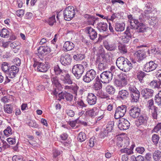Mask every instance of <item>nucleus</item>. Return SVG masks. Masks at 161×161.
<instances>
[{
  "mask_svg": "<svg viewBox=\"0 0 161 161\" xmlns=\"http://www.w3.org/2000/svg\"><path fill=\"white\" fill-rule=\"evenodd\" d=\"M130 23L131 27L132 29H135L136 27V26H134V25H133V23H134L137 26L138 25V24L139 23V22L138 20L134 19L133 20H132V21H130Z\"/></svg>",
  "mask_w": 161,
  "mask_h": 161,
  "instance_id": "nucleus-59",
  "label": "nucleus"
},
{
  "mask_svg": "<svg viewBox=\"0 0 161 161\" xmlns=\"http://www.w3.org/2000/svg\"><path fill=\"white\" fill-rule=\"evenodd\" d=\"M128 89L131 93H135L139 92L136 87L130 85Z\"/></svg>",
  "mask_w": 161,
  "mask_h": 161,
  "instance_id": "nucleus-58",
  "label": "nucleus"
},
{
  "mask_svg": "<svg viewBox=\"0 0 161 161\" xmlns=\"http://www.w3.org/2000/svg\"><path fill=\"white\" fill-rule=\"evenodd\" d=\"M152 140L154 144L155 145H157L159 140V137L158 135L154 134L152 136Z\"/></svg>",
  "mask_w": 161,
  "mask_h": 161,
  "instance_id": "nucleus-42",
  "label": "nucleus"
},
{
  "mask_svg": "<svg viewBox=\"0 0 161 161\" xmlns=\"http://www.w3.org/2000/svg\"><path fill=\"white\" fill-rule=\"evenodd\" d=\"M140 108L138 107H132L129 111V117L131 119L137 118L140 115Z\"/></svg>",
  "mask_w": 161,
  "mask_h": 161,
  "instance_id": "nucleus-8",
  "label": "nucleus"
},
{
  "mask_svg": "<svg viewBox=\"0 0 161 161\" xmlns=\"http://www.w3.org/2000/svg\"><path fill=\"white\" fill-rule=\"evenodd\" d=\"M97 109L96 108H94L92 110L86 111V114L88 115L91 117H92L96 115L97 112H95V111H97Z\"/></svg>",
  "mask_w": 161,
  "mask_h": 161,
  "instance_id": "nucleus-44",
  "label": "nucleus"
},
{
  "mask_svg": "<svg viewBox=\"0 0 161 161\" xmlns=\"http://www.w3.org/2000/svg\"><path fill=\"white\" fill-rule=\"evenodd\" d=\"M38 53L42 55L45 54L46 55L50 53L51 49L49 47L47 46H41L37 49Z\"/></svg>",
  "mask_w": 161,
  "mask_h": 161,
  "instance_id": "nucleus-17",
  "label": "nucleus"
},
{
  "mask_svg": "<svg viewBox=\"0 0 161 161\" xmlns=\"http://www.w3.org/2000/svg\"><path fill=\"white\" fill-rule=\"evenodd\" d=\"M130 95V100L132 102H136L138 101L140 95L139 92L135 93H131Z\"/></svg>",
  "mask_w": 161,
  "mask_h": 161,
  "instance_id": "nucleus-25",
  "label": "nucleus"
},
{
  "mask_svg": "<svg viewBox=\"0 0 161 161\" xmlns=\"http://www.w3.org/2000/svg\"><path fill=\"white\" fill-rule=\"evenodd\" d=\"M104 46L105 48L110 51H114L116 49V46L115 45H109L108 43H104Z\"/></svg>",
  "mask_w": 161,
  "mask_h": 161,
  "instance_id": "nucleus-37",
  "label": "nucleus"
},
{
  "mask_svg": "<svg viewBox=\"0 0 161 161\" xmlns=\"http://www.w3.org/2000/svg\"><path fill=\"white\" fill-rule=\"evenodd\" d=\"M158 66V64L155 61L151 60L144 65L143 70L144 71L148 72L155 70Z\"/></svg>",
  "mask_w": 161,
  "mask_h": 161,
  "instance_id": "nucleus-5",
  "label": "nucleus"
},
{
  "mask_svg": "<svg viewBox=\"0 0 161 161\" xmlns=\"http://www.w3.org/2000/svg\"><path fill=\"white\" fill-rule=\"evenodd\" d=\"M29 126L34 128H39L38 125L36 123V121L34 120H31L28 124Z\"/></svg>",
  "mask_w": 161,
  "mask_h": 161,
  "instance_id": "nucleus-47",
  "label": "nucleus"
},
{
  "mask_svg": "<svg viewBox=\"0 0 161 161\" xmlns=\"http://www.w3.org/2000/svg\"><path fill=\"white\" fill-rule=\"evenodd\" d=\"M108 65L106 63L99 62L98 64V68L99 70H103L107 68Z\"/></svg>",
  "mask_w": 161,
  "mask_h": 161,
  "instance_id": "nucleus-40",
  "label": "nucleus"
},
{
  "mask_svg": "<svg viewBox=\"0 0 161 161\" xmlns=\"http://www.w3.org/2000/svg\"><path fill=\"white\" fill-rule=\"evenodd\" d=\"M153 156L155 161H159L161 158V152L158 150L155 151L153 153Z\"/></svg>",
  "mask_w": 161,
  "mask_h": 161,
  "instance_id": "nucleus-26",
  "label": "nucleus"
},
{
  "mask_svg": "<svg viewBox=\"0 0 161 161\" xmlns=\"http://www.w3.org/2000/svg\"><path fill=\"white\" fill-rule=\"evenodd\" d=\"M60 79L64 84L71 85L73 83L71 78L68 73L61 75L60 76Z\"/></svg>",
  "mask_w": 161,
  "mask_h": 161,
  "instance_id": "nucleus-11",
  "label": "nucleus"
},
{
  "mask_svg": "<svg viewBox=\"0 0 161 161\" xmlns=\"http://www.w3.org/2000/svg\"><path fill=\"white\" fill-rule=\"evenodd\" d=\"M97 25V28L100 32L106 31L108 30V25L106 23L100 22Z\"/></svg>",
  "mask_w": 161,
  "mask_h": 161,
  "instance_id": "nucleus-22",
  "label": "nucleus"
},
{
  "mask_svg": "<svg viewBox=\"0 0 161 161\" xmlns=\"http://www.w3.org/2000/svg\"><path fill=\"white\" fill-rule=\"evenodd\" d=\"M13 62L17 66H19L21 64V60L18 58H15L13 60Z\"/></svg>",
  "mask_w": 161,
  "mask_h": 161,
  "instance_id": "nucleus-63",
  "label": "nucleus"
},
{
  "mask_svg": "<svg viewBox=\"0 0 161 161\" xmlns=\"http://www.w3.org/2000/svg\"><path fill=\"white\" fill-rule=\"evenodd\" d=\"M3 109L4 112L8 114H11L13 111L11 104H6L4 105Z\"/></svg>",
  "mask_w": 161,
  "mask_h": 161,
  "instance_id": "nucleus-36",
  "label": "nucleus"
},
{
  "mask_svg": "<svg viewBox=\"0 0 161 161\" xmlns=\"http://www.w3.org/2000/svg\"><path fill=\"white\" fill-rule=\"evenodd\" d=\"M97 97L93 93H89L87 97V100L88 104L90 105L95 104L97 102Z\"/></svg>",
  "mask_w": 161,
  "mask_h": 161,
  "instance_id": "nucleus-15",
  "label": "nucleus"
},
{
  "mask_svg": "<svg viewBox=\"0 0 161 161\" xmlns=\"http://www.w3.org/2000/svg\"><path fill=\"white\" fill-rule=\"evenodd\" d=\"M116 64L117 67L121 70L125 72L130 71L128 59L124 57H120L117 58Z\"/></svg>",
  "mask_w": 161,
  "mask_h": 161,
  "instance_id": "nucleus-1",
  "label": "nucleus"
},
{
  "mask_svg": "<svg viewBox=\"0 0 161 161\" xmlns=\"http://www.w3.org/2000/svg\"><path fill=\"white\" fill-rule=\"evenodd\" d=\"M65 98L66 101L71 102L73 100L74 96L70 93L65 92Z\"/></svg>",
  "mask_w": 161,
  "mask_h": 161,
  "instance_id": "nucleus-41",
  "label": "nucleus"
},
{
  "mask_svg": "<svg viewBox=\"0 0 161 161\" xmlns=\"http://www.w3.org/2000/svg\"><path fill=\"white\" fill-rule=\"evenodd\" d=\"M117 146L119 148L124 147H125V140L123 138L119 136L117 138Z\"/></svg>",
  "mask_w": 161,
  "mask_h": 161,
  "instance_id": "nucleus-23",
  "label": "nucleus"
},
{
  "mask_svg": "<svg viewBox=\"0 0 161 161\" xmlns=\"http://www.w3.org/2000/svg\"><path fill=\"white\" fill-rule=\"evenodd\" d=\"M120 151L122 153H126L127 154V155H130L133 153L132 149H129L126 147H125L124 149H122L120 150Z\"/></svg>",
  "mask_w": 161,
  "mask_h": 161,
  "instance_id": "nucleus-51",
  "label": "nucleus"
},
{
  "mask_svg": "<svg viewBox=\"0 0 161 161\" xmlns=\"http://www.w3.org/2000/svg\"><path fill=\"white\" fill-rule=\"evenodd\" d=\"M114 84L117 86L121 88L126 85L124 82H122L119 79H116L115 80Z\"/></svg>",
  "mask_w": 161,
  "mask_h": 161,
  "instance_id": "nucleus-46",
  "label": "nucleus"
},
{
  "mask_svg": "<svg viewBox=\"0 0 161 161\" xmlns=\"http://www.w3.org/2000/svg\"><path fill=\"white\" fill-rule=\"evenodd\" d=\"M102 87V83H95L93 85V88L95 90H99L101 89Z\"/></svg>",
  "mask_w": 161,
  "mask_h": 161,
  "instance_id": "nucleus-57",
  "label": "nucleus"
},
{
  "mask_svg": "<svg viewBox=\"0 0 161 161\" xmlns=\"http://www.w3.org/2000/svg\"><path fill=\"white\" fill-rule=\"evenodd\" d=\"M129 92L126 90H122L119 92L117 98L120 100H124L129 97Z\"/></svg>",
  "mask_w": 161,
  "mask_h": 161,
  "instance_id": "nucleus-18",
  "label": "nucleus"
},
{
  "mask_svg": "<svg viewBox=\"0 0 161 161\" xmlns=\"http://www.w3.org/2000/svg\"><path fill=\"white\" fill-rule=\"evenodd\" d=\"M49 69V66L45 64L40 62L36 68V70L41 72H45Z\"/></svg>",
  "mask_w": 161,
  "mask_h": 161,
  "instance_id": "nucleus-20",
  "label": "nucleus"
},
{
  "mask_svg": "<svg viewBox=\"0 0 161 161\" xmlns=\"http://www.w3.org/2000/svg\"><path fill=\"white\" fill-rule=\"evenodd\" d=\"M153 93V91L151 89L145 88L142 90L141 92V94L145 99L149 98L152 96Z\"/></svg>",
  "mask_w": 161,
  "mask_h": 161,
  "instance_id": "nucleus-14",
  "label": "nucleus"
},
{
  "mask_svg": "<svg viewBox=\"0 0 161 161\" xmlns=\"http://www.w3.org/2000/svg\"><path fill=\"white\" fill-rule=\"evenodd\" d=\"M146 75V73L141 70H138L136 72V79L141 83L144 82L143 79Z\"/></svg>",
  "mask_w": 161,
  "mask_h": 161,
  "instance_id": "nucleus-19",
  "label": "nucleus"
},
{
  "mask_svg": "<svg viewBox=\"0 0 161 161\" xmlns=\"http://www.w3.org/2000/svg\"><path fill=\"white\" fill-rule=\"evenodd\" d=\"M161 130V122L158 123L155 126L153 130V131L154 132L158 133L159 131V132Z\"/></svg>",
  "mask_w": 161,
  "mask_h": 161,
  "instance_id": "nucleus-56",
  "label": "nucleus"
},
{
  "mask_svg": "<svg viewBox=\"0 0 161 161\" xmlns=\"http://www.w3.org/2000/svg\"><path fill=\"white\" fill-rule=\"evenodd\" d=\"M130 124L129 122L127 119H122L119 120L118 126L121 130H126L129 127Z\"/></svg>",
  "mask_w": 161,
  "mask_h": 161,
  "instance_id": "nucleus-12",
  "label": "nucleus"
},
{
  "mask_svg": "<svg viewBox=\"0 0 161 161\" xmlns=\"http://www.w3.org/2000/svg\"><path fill=\"white\" fill-rule=\"evenodd\" d=\"M85 32L92 40H94L97 37V32L95 29L91 26L87 27L85 28Z\"/></svg>",
  "mask_w": 161,
  "mask_h": 161,
  "instance_id": "nucleus-10",
  "label": "nucleus"
},
{
  "mask_svg": "<svg viewBox=\"0 0 161 161\" xmlns=\"http://www.w3.org/2000/svg\"><path fill=\"white\" fill-rule=\"evenodd\" d=\"M86 139V136L85 133L81 132L78 134L77 139L80 142H82Z\"/></svg>",
  "mask_w": 161,
  "mask_h": 161,
  "instance_id": "nucleus-35",
  "label": "nucleus"
},
{
  "mask_svg": "<svg viewBox=\"0 0 161 161\" xmlns=\"http://www.w3.org/2000/svg\"><path fill=\"white\" fill-rule=\"evenodd\" d=\"M138 118V120L140 125L146 123L148 119V118L145 115L141 114H140L139 117Z\"/></svg>",
  "mask_w": 161,
  "mask_h": 161,
  "instance_id": "nucleus-33",
  "label": "nucleus"
},
{
  "mask_svg": "<svg viewBox=\"0 0 161 161\" xmlns=\"http://www.w3.org/2000/svg\"><path fill=\"white\" fill-rule=\"evenodd\" d=\"M51 80L53 86L59 88L61 86V84L57 76H52L51 77Z\"/></svg>",
  "mask_w": 161,
  "mask_h": 161,
  "instance_id": "nucleus-21",
  "label": "nucleus"
},
{
  "mask_svg": "<svg viewBox=\"0 0 161 161\" xmlns=\"http://www.w3.org/2000/svg\"><path fill=\"white\" fill-rule=\"evenodd\" d=\"M10 46L11 48L13 49V51L15 53L18 52L20 48V46L19 45L18 43L17 44L15 42L12 43L10 45Z\"/></svg>",
  "mask_w": 161,
  "mask_h": 161,
  "instance_id": "nucleus-31",
  "label": "nucleus"
},
{
  "mask_svg": "<svg viewBox=\"0 0 161 161\" xmlns=\"http://www.w3.org/2000/svg\"><path fill=\"white\" fill-rule=\"evenodd\" d=\"M128 62L130 70L136 66V61L134 59H132L131 61L128 59Z\"/></svg>",
  "mask_w": 161,
  "mask_h": 161,
  "instance_id": "nucleus-52",
  "label": "nucleus"
},
{
  "mask_svg": "<svg viewBox=\"0 0 161 161\" xmlns=\"http://www.w3.org/2000/svg\"><path fill=\"white\" fill-rule=\"evenodd\" d=\"M126 106L122 105L117 108L114 115V118L118 119L123 117L125 114L126 111Z\"/></svg>",
  "mask_w": 161,
  "mask_h": 161,
  "instance_id": "nucleus-7",
  "label": "nucleus"
},
{
  "mask_svg": "<svg viewBox=\"0 0 161 161\" xmlns=\"http://www.w3.org/2000/svg\"><path fill=\"white\" fill-rule=\"evenodd\" d=\"M125 26V24L124 23H117L115 25V29L117 31H123L124 30Z\"/></svg>",
  "mask_w": 161,
  "mask_h": 161,
  "instance_id": "nucleus-32",
  "label": "nucleus"
},
{
  "mask_svg": "<svg viewBox=\"0 0 161 161\" xmlns=\"http://www.w3.org/2000/svg\"><path fill=\"white\" fill-rule=\"evenodd\" d=\"M97 76V73L93 69L88 71L83 76L82 80L86 83H89L93 80Z\"/></svg>",
  "mask_w": 161,
  "mask_h": 161,
  "instance_id": "nucleus-4",
  "label": "nucleus"
},
{
  "mask_svg": "<svg viewBox=\"0 0 161 161\" xmlns=\"http://www.w3.org/2000/svg\"><path fill=\"white\" fill-rule=\"evenodd\" d=\"M106 92L110 95L114 94L115 92V88L110 85H108L106 87Z\"/></svg>",
  "mask_w": 161,
  "mask_h": 161,
  "instance_id": "nucleus-28",
  "label": "nucleus"
},
{
  "mask_svg": "<svg viewBox=\"0 0 161 161\" xmlns=\"http://www.w3.org/2000/svg\"><path fill=\"white\" fill-rule=\"evenodd\" d=\"M68 123L73 128L75 126L76 124L78 123V118L74 121H69Z\"/></svg>",
  "mask_w": 161,
  "mask_h": 161,
  "instance_id": "nucleus-62",
  "label": "nucleus"
},
{
  "mask_svg": "<svg viewBox=\"0 0 161 161\" xmlns=\"http://www.w3.org/2000/svg\"><path fill=\"white\" fill-rule=\"evenodd\" d=\"M54 71L55 74L56 75H63L64 70L61 69L58 65H56L54 67Z\"/></svg>",
  "mask_w": 161,
  "mask_h": 161,
  "instance_id": "nucleus-27",
  "label": "nucleus"
},
{
  "mask_svg": "<svg viewBox=\"0 0 161 161\" xmlns=\"http://www.w3.org/2000/svg\"><path fill=\"white\" fill-rule=\"evenodd\" d=\"M8 64L6 62H3L2 65V69L5 73L8 72L10 66H9Z\"/></svg>",
  "mask_w": 161,
  "mask_h": 161,
  "instance_id": "nucleus-39",
  "label": "nucleus"
},
{
  "mask_svg": "<svg viewBox=\"0 0 161 161\" xmlns=\"http://www.w3.org/2000/svg\"><path fill=\"white\" fill-rule=\"evenodd\" d=\"M73 58L76 61H79L85 58V56L83 54H79L74 55Z\"/></svg>",
  "mask_w": 161,
  "mask_h": 161,
  "instance_id": "nucleus-49",
  "label": "nucleus"
},
{
  "mask_svg": "<svg viewBox=\"0 0 161 161\" xmlns=\"http://www.w3.org/2000/svg\"><path fill=\"white\" fill-rule=\"evenodd\" d=\"M75 14L74 8L71 6L66 8L64 11L63 15L64 19L69 21L72 19Z\"/></svg>",
  "mask_w": 161,
  "mask_h": 161,
  "instance_id": "nucleus-2",
  "label": "nucleus"
},
{
  "mask_svg": "<svg viewBox=\"0 0 161 161\" xmlns=\"http://www.w3.org/2000/svg\"><path fill=\"white\" fill-rule=\"evenodd\" d=\"M22 157L21 156L14 155L12 157L13 161H22Z\"/></svg>",
  "mask_w": 161,
  "mask_h": 161,
  "instance_id": "nucleus-64",
  "label": "nucleus"
},
{
  "mask_svg": "<svg viewBox=\"0 0 161 161\" xmlns=\"http://www.w3.org/2000/svg\"><path fill=\"white\" fill-rule=\"evenodd\" d=\"M74 46V44L72 42L68 41L65 42L63 47L65 51H69L72 50Z\"/></svg>",
  "mask_w": 161,
  "mask_h": 161,
  "instance_id": "nucleus-24",
  "label": "nucleus"
},
{
  "mask_svg": "<svg viewBox=\"0 0 161 161\" xmlns=\"http://www.w3.org/2000/svg\"><path fill=\"white\" fill-rule=\"evenodd\" d=\"M118 47L121 53H125L127 52V49L125 45L120 44L118 46Z\"/></svg>",
  "mask_w": 161,
  "mask_h": 161,
  "instance_id": "nucleus-43",
  "label": "nucleus"
},
{
  "mask_svg": "<svg viewBox=\"0 0 161 161\" xmlns=\"http://www.w3.org/2000/svg\"><path fill=\"white\" fill-rule=\"evenodd\" d=\"M4 134L5 136H8L12 134V130L10 126H8L3 131Z\"/></svg>",
  "mask_w": 161,
  "mask_h": 161,
  "instance_id": "nucleus-50",
  "label": "nucleus"
},
{
  "mask_svg": "<svg viewBox=\"0 0 161 161\" xmlns=\"http://www.w3.org/2000/svg\"><path fill=\"white\" fill-rule=\"evenodd\" d=\"M153 109L152 112V116L153 119H157L158 116L157 111L158 110V108L155 106H153Z\"/></svg>",
  "mask_w": 161,
  "mask_h": 161,
  "instance_id": "nucleus-48",
  "label": "nucleus"
},
{
  "mask_svg": "<svg viewBox=\"0 0 161 161\" xmlns=\"http://www.w3.org/2000/svg\"><path fill=\"white\" fill-rule=\"evenodd\" d=\"M55 15H53L49 18L47 21V23L51 25H52L55 22Z\"/></svg>",
  "mask_w": 161,
  "mask_h": 161,
  "instance_id": "nucleus-55",
  "label": "nucleus"
},
{
  "mask_svg": "<svg viewBox=\"0 0 161 161\" xmlns=\"http://www.w3.org/2000/svg\"><path fill=\"white\" fill-rule=\"evenodd\" d=\"M154 99L156 103L161 108V90L155 96Z\"/></svg>",
  "mask_w": 161,
  "mask_h": 161,
  "instance_id": "nucleus-29",
  "label": "nucleus"
},
{
  "mask_svg": "<svg viewBox=\"0 0 161 161\" xmlns=\"http://www.w3.org/2000/svg\"><path fill=\"white\" fill-rule=\"evenodd\" d=\"M114 122L112 121L109 122L107 124L106 126V130L109 132H110L113 130Z\"/></svg>",
  "mask_w": 161,
  "mask_h": 161,
  "instance_id": "nucleus-45",
  "label": "nucleus"
},
{
  "mask_svg": "<svg viewBox=\"0 0 161 161\" xmlns=\"http://www.w3.org/2000/svg\"><path fill=\"white\" fill-rule=\"evenodd\" d=\"M131 27H127L126 30L124 32V35L126 36L128 38H132L133 35L132 33L131 32V30L132 29Z\"/></svg>",
  "mask_w": 161,
  "mask_h": 161,
  "instance_id": "nucleus-38",
  "label": "nucleus"
},
{
  "mask_svg": "<svg viewBox=\"0 0 161 161\" xmlns=\"http://www.w3.org/2000/svg\"><path fill=\"white\" fill-rule=\"evenodd\" d=\"M98 19V18H96L94 16H92L89 18L88 19L89 24L90 25H94L96 23V21Z\"/></svg>",
  "mask_w": 161,
  "mask_h": 161,
  "instance_id": "nucleus-54",
  "label": "nucleus"
},
{
  "mask_svg": "<svg viewBox=\"0 0 161 161\" xmlns=\"http://www.w3.org/2000/svg\"><path fill=\"white\" fill-rule=\"evenodd\" d=\"M108 132L105 129H103L100 133V135L102 137H104L106 136Z\"/></svg>",
  "mask_w": 161,
  "mask_h": 161,
  "instance_id": "nucleus-61",
  "label": "nucleus"
},
{
  "mask_svg": "<svg viewBox=\"0 0 161 161\" xmlns=\"http://www.w3.org/2000/svg\"><path fill=\"white\" fill-rule=\"evenodd\" d=\"M100 77L103 83H107L112 80L113 74L109 71H103L101 74Z\"/></svg>",
  "mask_w": 161,
  "mask_h": 161,
  "instance_id": "nucleus-6",
  "label": "nucleus"
},
{
  "mask_svg": "<svg viewBox=\"0 0 161 161\" xmlns=\"http://www.w3.org/2000/svg\"><path fill=\"white\" fill-rule=\"evenodd\" d=\"M84 70V67L81 64L75 65L72 68V73L77 79L81 77Z\"/></svg>",
  "mask_w": 161,
  "mask_h": 161,
  "instance_id": "nucleus-3",
  "label": "nucleus"
},
{
  "mask_svg": "<svg viewBox=\"0 0 161 161\" xmlns=\"http://www.w3.org/2000/svg\"><path fill=\"white\" fill-rule=\"evenodd\" d=\"M19 71V68L15 65H12L10 67L8 71V77L10 78H14L16 74Z\"/></svg>",
  "mask_w": 161,
  "mask_h": 161,
  "instance_id": "nucleus-13",
  "label": "nucleus"
},
{
  "mask_svg": "<svg viewBox=\"0 0 161 161\" xmlns=\"http://www.w3.org/2000/svg\"><path fill=\"white\" fill-rule=\"evenodd\" d=\"M9 33L7 29L3 28L0 32V36L2 37L8 38L9 36Z\"/></svg>",
  "mask_w": 161,
  "mask_h": 161,
  "instance_id": "nucleus-30",
  "label": "nucleus"
},
{
  "mask_svg": "<svg viewBox=\"0 0 161 161\" xmlns=\"http://www.w3.org/2000/svg\"><path fill=\"white\" fill-rule=\"evenodd\" d=\"M158 21L157 18L154 17L151 19H149L148 22L149 24L151 25H155L157 23Z\"/></svg>",
  "mask_w": 161,
  "mask_h": 161,
  "instance_id": "nucleus-53",
  "label": "nucleus"
},
{
  "mask_svg": "<svg viewBox=\"0 0 161 161\" xmlns=\"http://www.w3.org/2000/svg\"><path fill=\"white\" fill-rule=\"evenodd\" d=\"M72 58L69 53L63 54L60 58V61L64 66L69 65L71 63Z\"/></svg>",
  "mask_w": 161,
  "mask_h": 161,
  "instance_id": "nucleus-9",
  "label": "nucleus"
},
{
  "mask_svg": "<svg viewBox=\"0 0 161 161\" xmlns=\"http://www.w3.org/2000/svg\"><path fill=\"white\" fill-rule=\"evenodd\" d=\"M98 55L100 56H101L103 59H106V57L107 55L109 58L110 57V55L108 53L105 54L104 50L103 49H101L99 50Z\"/></svg>",
  "mask_w": 161,
  "mask_h": 161,
  "instance_id": "nucleus-34",
  "label": "nucleus"
},
{
  "mask_svg": "<svg viewBox=\"0 0 161 161\" xmlns=\"http://www.w3.org/2000/svg\"><path fill=\"white\" fill-rule=\"evenodd\" d=\"M134 55L138 60L140 61L145 58L146 54L144 50H140L135 52Z\"/></svg>",
  "mask_w": 161,
  "mask_h": 161,
  "instance_id": "nucleus-16",
  "label": "nucleus"
},
{
  "mask_svg": "<svg viewBox=\"0 0 161 161\" xmlns=\"http://www.w3.org/2000/svg\"><path fill=\"white\" fill-rule=\"evenodd\" d=\"M61 154V152L59 150L56 149H54L53 151V158L55 159L57 157L60 155Z\"/></svg>",
  "mask_w": 161,
  "mask_h": 161,
  "instance_id": "nucleus-60",
  "label": "nucleus"
}]
</instances>
